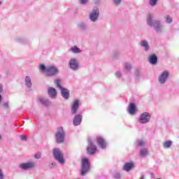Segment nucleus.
Segmentation results:
<instances>
[{
    "mask_svg": "<svg viewBox=\"0 0 179 179\" xmlns=\"http://www.w3.org/2000/svg\"><path fill=\"white\" fill-rule=\"evenodd\" d=\"M154 17L152 14H149L147 18V24L150 27H153L157 34H162L164 31V26L159 20H153Z\"/></svg>",
    "mask_w": 179,
    "mask_h": 179,
    "instance_id": "1",
    "label": "nucleus"
},
{
    "mask_svg": "<svg viewBox=\"0 0 179 179\" xmlns=\"http://www.w3.org/2000/svg\"><path fill=\"white\" fill-rule=\"evenodd\" d=\"M39 70L42 73H45V76L49 78H52V76H57L59 73V69L55 66H47L44 64H41L39 66Z\"/></svg>",
    "mask_w": 179,
    "mask_h": 179,
    "instance_id": "2",
    "label": "nucleus"
},
{
    "mask_svg": "<svg viewBox=\"0 0 179 179\" xmlns=\"http://www.w3.org/2000/svg\"><path fill=\"white\" fill-rule=\"evenodd\" d=\"M55 139L58 144L64 143V142H65V131L62 127H59L57 129L55 134Z\"/></svg>",
    "mask_w": 179,
    "mask_h": 179,
    "instance_id": "3",
    "label": "nucleus"
},
{
    "mask_svg": "<svg viewBox=\"0 0 179 179\" xmlns=\"http://www.w3.org/2000/svg\"><path fill=\"white\" fill-rule=\"evenodd\" d=\"M61 79H57L55 80V85L59 89L63 99H64V100H68L69 99V90L62 87V86H61Z\"/></svg>",
    "mask_w": 179,
    "mask_h": 179,
    "instance_id": "4",
    "label": "nucleus"
},
{
    "mask_svg": "<svg viewBox=\"0 0 179 179\" xmlns=\"http://www.w3.org/2000/svg\"><path fill=\"white\" fill-rule=\"evenodd\" d=\"M52 153L54 158L58 162L59 164H64L65 163L64 155H62V151H61L60 148H54L52 150Z\"/></svg>",
    "mask_w": 179,
    "mask_h": 179,
    "instance_id": "5",
    "label": "nucleus"
},
{
    "mask_svg": "<svg viewBox=\"0 0 179 179\" xmlns=\"http://www.w3.org/2000/svg\"><path fill=\"white\" fill-rule=\"evenodd\" d=\"M99 16H100V8L95 6L89 14V19L91 22H97L99 20Z\"/></svg>",
    "mask_w": 179,
    "mask_h": 179,
    "instance_id": "6",
    "label": "nucleus"
},
{
    "mask_svg": "<svg viewBox=\"0 0 179 179\" xmlns=\"http://www.w3.org/2000/svg\"><path fill=\"white\" fill-rule=\"evenodd\" d=\"M150 118H152V115L148 112H144L140 114L138 121L139 124H148L150 122Z\"/></svg>",
    "mask_w": 179,
    "mask_h": 179,
    "instance_id": "7",
    "label": "nucleus"
},
{
    "mask_svg": "<svg viewBox=\"0 0 179 179\" xmlns=\"http://www.w3.org/2000/svg\"><path fill=\"white\" fill-rule=\"evenodd\" d=\"M90 170V163H89V159L87 158L83 159L82 166H81V176H86V173Z\"/></svg>",
    "mask_w": 179,
    "mask_h": 179,
    "instance_id": "8",
    "label": "nucleus"
},
{
    "mask_svg": "<svg viewBox=\"0 0 179 179\" xmlns=\"http://www.w3.org/2000/svg\"><path fill=\"white\" fill-rule=\"evenodd\" d=\"M68 66L69 69L73 71V72H76L79 71V61H78V59H76V58H71L69 61Z\"/></svg>",
    "mask_w": 179,
    "mask_h": 179,
    "instance_id": "9",
    "label": "nucleus"
},
{
    "mask_svg": "<svg viewBox=\"0 0 179 179\" xmlns=\"http://www.w3.org/2000/svg\"><path fill=\"white\" fill-rule=\"evenodd\" d=\"M14 41H15V43H18V44H23V45H27L28 47L31 45V41L23 36L15 37L14 38Z\"/></svg>",
    "mask_w": 179,
    "mask_h": 179,
    "instance_id": "10",
    "label": "nucleus"
},
{
    "mask_svg": "<svg viewBox=\"0 0 179 179\" xmlns=\"http://www.w3.org/2000/svg\"><path fill=\"white\" fill-rule=\"evenodd\" d=\"M96 150H97V147L93 144L92 139L88 138V145L87 147V152L88 155H94V153H96Z\"/></svg>",
    "mask_w": 179,
    "mask_h": 179,
    "instance_id": "11",
    "label": "nucleus"
},
{
    "mask_svg": "<svg viewBox=\"0 0 179 179\" xmlns=\"http://www.w3.org/2000/svg\"><path fill=\"white\" fill-rule=\"evenodd\" d=\"M170 76V73L167 71H163L159 76H158V81L160 85H164L166 82H167V79H169V76Z\"/></svg>",
    "mask_w": 179,
    "mask_h": 179,
    "instance_id": "12",
    "label": "nucleus"
},
{
    "mask_svg": "<svg viewBox=\"0 0 179 179\" xmlns=\"http://www.w3.org/2000/svg\"><path fill=\"white\" fill-rule=\"evenodd\" d=\"M79 106H80V101L79 99H76L73 101L71 105V115H75L77 114L78 110H79Z\"/></svg>",
    "mask_w": 179,
    "mask_h": 179,
    "instance_id": "13",
    "label": "nucleus"
},
{
    "mask_svg": "<svg viewBox=\"0 0 179 179\" xmlns=\"http://www.w3.org/2000/svg\"><path fill=\"white\" fill-rule=\"evenodd\" d=\"M36 166V164L33 162H28L27 163H22L20 164V169L24 171L29 170V169H34V167Z\"/></svg>",
    "mask_w": 179,
    "mask_h": 179,
    "instance_id": "14",
    "label": "nucleus"
},
{
    "mask_svg": "<svg viewBox=\"0 0 179 179\" xmlns=\"http://www.w3.org/2000/svg\"><path fill=\"white\" fill-rule=\"evenodd\" d=\"M83 117L80 114H77L75 115L73 120V125L74 127H78L80 124H82V119Z\"/></svg>",
    "mask_w": 179,
    "mask_h": 179,
    "instance_id": "15",
    "label": "nucleus"
},
{
    "mask_svg": "<svg viewBox=\"0 0 179 179\" xmlns=\"http://www.w3.org/2000/svg\"><path fill=\"white\" fill-rule=\"evenodd\" d=\"M48 96L50 97V99H57V90H55V88L52 87H50L48 89Z\"/></svg>",
    "mask_w": 179,
    "mask_h": 179,
    "instance_id": "16",
    "label": "nucleus"
},
{
    "mask_svg": "<svg viewBox=\"0 0 179 179\" xmlns=\"http://www.w3.org/2000/svg\"><path fill=\"white\" fill-rule=\"evenodd\" d=\"M127 113L130 114V115H135L136 113V106L134 103H131L127 108Z\"/></svg>",
    "mask_w": 179,
    "mask_h": 179,
    "instance_id": "17",
    "label": "nucleus"
},
{
    "mask_svg": "<svg viewBox=\"0 0 179 179\" xmlns=\"http://www.w3.org/2000/svg\"><path fill=\"white\" fill-rule=\"evenodd\" d=\"M97 143L101 149H106V146H107V143L104 141V139L101 137L96 138Z\"/></svg>",
    "mask_w": 179,
    "mask_h": 179,
    "instance_id": "18",
    "label": "nucleus"
},
{
    "mask_svg": "<svg viewBox=\"0 0 179 179\" xmlns=\"http://www.w3.org/2000/svg\"><path fill=\"white\" fill-rule=\"evenodd\" d=\"M140 45L142 48H144L145 51H149L150 50V45L147 40H143L140 42Z\"/></svg>",
    "mask_w": 179,
    "mask_h": 179,
    "instance_id": "19",
    "label": "nucleus"
},
{
    "mask_svg": "<svg viewBox=\"0 0 179 179\" xmlns=\"http://www.w3.org/2000/svg\"><path fill=\"white\" fill-rule=\"evenodd\" d=\"M148 62L151 64V65H156L157 64V56L156 55H150L148 57Z\"/></svg>",
    "mask_w": 179,
    "mask_h": 179,
    "instance_id": "20",
    "label": "nucleus"
},
{
    "mask_svg": "<svg viewBox=\"0 0 179 179\" xmlns=\"http://www.w3.org/2000/svg\"><path fill=\"white\" fill-rule=\"evenodd\" d=\"M134 167H135L134 162L126 163L123 166V170L124 171H127V172L131 171V170H132V169H134Z\"/></svg>",
    "mask_w": 179,
    "mask_h": 179,
    "instance_id": "21",
    "label": "nucleus"
},
{
    "mask_svg": "<svg viewBox=\"0 0 179 179\" xmlns=\"http://www.w3.org/2000/svg\"><path fill=\"white\" fill-rule=\"evenodd\" d=\"M39 101L43 106H45V107L51 106V101H50V100H48V99L40 98Z\"/></svg>",
    "mask_w": 179,
    "mask_h": 179,
    "instance_id": "22",
    "label": "nucleus"
},
{
    "mask_svg": "<svg viewBox=\"0 0 179 179\" xmlns=\"http://www.w3.org/2000/svg\"><path fill=\"white\" fill-rule=\"evenodd\" d=\"M24 82L25 86L28 87V89H31L33 84L31 83V78H30V76H27L25 77Z\"/></svg>",
    "mask_w": 179,
    "mask_h": 179,
    "instance_id": "23",
    "label": "nucleus"
},
{
    "mask_svg": "<svg viewBox=\"0 0 179 179\" xmlns=\"http://www.w3.org/2000/svg\"><path fill=\"white\" fill-rule=\"evenodd\" d=\"M149 156V150L148 148H141L140 150V157H146Z\"/></svg>",
    "mask_w": 179,
    "mask_h": 179,
    "instance_id": "24",
    "label": "nucleus"
},
{
    "mask_svg": "<svg viewBox=\"0 0 179 179\" xmlns=\"http://www.w3.org/2000/svg\"><path fill=\"white\" fill-rule=\"evenodd\" d=\"M70 51L73 52V54H80V52H82L80 48H78L76 45L71 47Z\"/></svg>",
    "mask_w": 179,
    "mask_h": 179,
    "instance_id": "25",
    "label": "nucleus"
},
{
    "mask_svg": "<svg viewBox=\"0 0 179 179\" xmlns=\"http://www.w3.org/2000/svg\"><path fill=\"white\" fill-rule=\"evenodd\" d=\"M173 145V141H165L163 144V148L164 149H170V148L171 147V145Z\"/></svg>",
    "mask_w": 179,
    "mask_h": 179,
    "instance_id": "26",
    "label": "nucleus"
},
{
    "mask_svg": "<svg viewBox=\"0 0 179 179\" xmlns=\"http://www.w3.org/2000/svg\"><path fill=\"white\" fill-rule=\"evenodd\" d=\"M124 69L126 71H128L129 72L131 71L132 69V64L131 63L127 62L124 64Z\"/></svg>",
    "mask_w": 179,
    "mask_h": 179,
    "instance_id": "27",
    "label": "nucleus"
},
{
    "mask_svg": "<svg viewBox=\"0 0 179 179\" xmlns=\"http://www.w3.org/2000/svg\"><path fill=\"white\" fill-rule=\"evenodd\" d=\"M78 27L80 29V30H86L87 29V25L83 22H81L78 24Z\"/></svg>",
    "mask_w": 179,
    "mask_h": 179,
    "instance_id": "28",
    "label": "nucleus"
},
{
    "mask_svg": "<svg viewBox=\"0 0 179 179\" xmlns=\"http://www.w3.org/2000/svg\"><path fill=\"white\" fill-rule=\"evenodd\" d=\"M166 19V23H168V24H171V23H173V18L170 15H166L165 17Z\"/></svg>",
    "mask_w": 179,
    "mask_h": 179,
    "instance_id": "29",
    "label": "nucleus"
},
{
    "mask_svg": "<svg viewBox=\"0 0 179 179\" xmlns=\"http://www.w3.org/2000/svg\"><path fill=\"white\" fill-rule=\"evenodd\" d=\"M138 145L140 146V148H143L146 143H145V141H143V140H138Z\"/></svg>",
    "mask_w": 179,
    "mask_h": 179,
    "instance_id": "30",
    "label": "nucleus"
},
{
    "mask_svg": "<svg viewBox=\"0 0 179 179\" xmlns=\"http://www.w3.org/2000/svg\"><path fill=\"white\" fill-rule=\"evenodd\" d=\"M122 2V0H113V3L115 5V6H120Z\"/></svg>",
    "mask_w": 179,
    "mask_h": 179,
    "instance_id": "31",
    "label": "nucleus"
},
{
    "mask_svg": "<svg viewBox=\"0 0 179 179\" xmlns=\"http://www.w3.org/2000/svg\"><path fill=\"white\" fill-rule=\"evenodd\" d=\"M149 5L156 6L157 5V0H149Z\"/></svg>",
    "mask_w": 179,
    "mask_h": 179,
    "instance_id": "32",
    "label": "nucleus"
},
{
    "mask_svg": "<svg viewBox=\"0 0 179 179\" xmlns=\"http://www.w3.org/2000/svg\"><path fill=\"white\" fill-rule=\"evenodd\" d=\"M134 75L136 76V79L138 80L141 78V72H139V70H136Z\"/></svg>",
    "mask_w": 179,
    "mask_h": 179,
    "instance_id": "33",
    "label": "nucleus"
},
{
    "mask_svg": "<svg viewBox=\"0 0 179 179\" xmlns=\"http://www.w3.org/2000/svg\"><path fill=\"white\" fill-rule=\"evenodd\" d=\"M0 179H5V173H3V170L0 168Z\"/></svg>",
    "mask_w": 179,
    "mask_h": 179,
    "instance_id": "34",
    "label": "nucleus"
},
{
    "mask_svg": "<svg viewBox=\"0 0 179 179\" xmlns=\"http://www.w3.org/2000/svg\"><path fill=\"white\" fill-rule=\"evenodd\" d=\"M21 141H22L23 142H27V136H24V135H21L20 136Z\"/></svg>",
    "mask_w": 179,
    "mask_h": 179,
    "instance_id": "35",
    "label": "nucleus"
},
{
    "mask_svg": "<svg viewBox=\"0 0 179 179\" xmlns=\"http://www.w3.org/2000/svg\"><path fill=\"white\" fill-rule=\"evenodd\" d=\"M79 3L81 5H86V3H87V0H79Z\"/></svg>",
    "mask_w": 179,
    "mask_h": 179,
    "instance_id": "36",
    "label": "nucleus"
},
{
    "mask_svg": "<svg viewBox=\"0 0 179 179\" xmlns=\"http://www.w3.org/2000/svg\"><path fill=\"white\" fill-rule=\"evenodd\" d=\"M115 76H116V78H121V76H122V74L121 73L120 71H117L115 73Z\"/></svg>",
    "mask_w": 179,
    "mask_h": 179,
    "instance_id": "37",
    "label": "nucleus"
},
{
    "mask_svg": "<svg viewBox=\"0 0 179 179\" xmlns=\"http://www.w3.org/2000/svg\"><path fill=\"white\" fill-rule=\"evenodd\" d=\"M3 107H4V108H9V104L8 103V102H4L3 103Z\"/></svg>",
    "mask_w": 179,
    "mask_h": 179,
    "instance_id": "38",
    "label": "nucleus"
},
{
    "mask_svg": "<svg viewBox=\"0 0 179 179\" xmlns=\"http://www.w3.org/2000/svg\"><path fill=\"white\" fill-rule=\"evenodd\" d=\"M115 178H121V175L119 173L115 174Z\"/></svg>",
    "mask_w": 179,
    "mask_h": 179,
    "instance_id": "39",
    "label": "nucleus"
},
{
    "mask_svg": "<svg viewBox=\"0 0 179 179\" xmlns=\"http://www.w3.org/2000/svg\"><path fill=\"white\" fill-rule=\"evenodd\" d=\"M40 157H41V155H35V159H40Z\"/></svg>",
    "mask_w": 179,
    "mask_h": 179,
    "instance_id": "40",
    "label": "nucleus"
},
{
    "mask_svg": "<svg viewBox=\"0 0 179 179\" xmlns=\"http://www.w3.org/2000/svg\"><path fill=\"white\" fill-rule=\"evenodd\" d=\"M54 166H55V164H54V163L50 164V169H52V167H54Z\"/></svg>",
    "mask_w": 179,
    "mask_h": 179,
    "instance_id": "41",
    "label": "nucleus"
},
{
    "mask_svg": "<svg viewBox=\"0 0 179 179\" xmlns=\"http://www.w3.org/2000/svg\"><path fill=\"white\" fill-rule=\"evenodd\" d=\"M2 90H3V88H2V86L0 85V93H2Z\"/></svg>",
    "mask_w": 179,
    "mask_h": 179,
    "instance_id": "42",
    "label": "nucleus"
},
{
    "mask_svg": "<svg viewBox=\"0 0 179 179\" xmlns=\"http://www.w3.org/2000/svg\"><path fill=\"white\" fill-rule=\"evenodd\" d=\"M1 103H2V95H1V94H0V104H1Z\"/></svg>",
    "mask_w": 179,
    "mask_h": 179,
    "instance_id": "43",
    "label": "nucleus"
},
{
    "mask_svg": "<svg viewBox=\"0 0 179 179\" xmlns=\"http://www.w3.org/2000/svg\"><path fill=\"white\" fill-rule=\"evenodd\" d=\"M139 179H145V176L141 175Z\"/></svg>",
    "mask_w": 179,
    "mask_h": 179,
    "instance_id": "44",
    "label": "nucleus"
},
{
    "mask_svg": "<svg viewBox=\"0 0 179 179\" xmlns=\"http://www.w3.org/2000/svg\"><path fill=\"white\" fill-rule=\"evenodd\" d=\"M152 177H153V173H151Z\"/></svg>",
    "mask_w": 179,
    "mask_h": 179,
    "instance_id": "45",
    "label": "nucleus"
},
{
    "mask_svg": "<svg viewBox=\"0 0 179 179\" xmlns=\"http://www.w3.org/2000/svg\"><path fill=\"white\" fill-rule=\"evenodd\" d=\"M97 2H100V0H97Z\"/></svg>",
    "mask_w": 179,
    "mask_h": 179,
    "instance_id": "46",
    "label": "nucleus"
},
{
    "mask_svg": "<svg viewBox=\"0 0 179 179\" xmlns=\"http://www.w3.org/2000/svg\"><path fill=\"white\" fill-rule=\"evenodd\" d=\"M0 5H1V1H0Z\"/></svg>",
    "mask_w": 179,
    "mask_h": 179,
    "instance_id": "47",
    "label": "nucleus"
}]
</instances>
